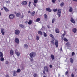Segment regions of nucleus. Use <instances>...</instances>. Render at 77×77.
Returning a JSON list of instances; mask_svg holds the SVG:
<instances>
[{
  "label": "nucleus",
  "instance_id": "1",
  "mask_svg": "<svg viewBox=\"0 0 77 77\" xmlns=\"http://www.w3.org/2000/svg\"><path fill=\"white\" fill-rule=\"evenodd\" d=\"M29 56L31 58L34 57L36 56V53L34 52H32L29 54Z\"/></svg>",
  "mask_w": 77,
  "mask_h": 77
},
{
  "label": "nucleus",
  "instance_id": "2",
  "mask_svg": "<svg viewBox=\"0 0 77 77\" xmlns=\"http://www.w3.org/2000/svg\"><path fill=\"white\" fill-rule=\"evenodd\" d=\"M61 9H58L57 11V14L59 17H60V14H61Z\"/></svg>",
  "mask_w": 77,
  "mask_h": 77
},
{
  "label": "nucleus",
  "instance_id": "3",
  "mask_svg": "<svg viewBox=\"0 0 77 77\" xmlns=\"http://www.w3.org/2000/svg\"><path fill=\"white\" fill-rule=\"evenodd\" d=\"M9 18L10 19H13L15 18V15L13 14H11L9 15Z\"/></svg>",
  "mask_w": 77,
  "mask_h": 77
},
{
  "label": "nucleus",
  "instance_id": "4",
  "mask_svg": "<svg viewBox=\"0 0 77 77\" xmlns=\"http://www.w3.org/2000/svg\"><path fill=\"white\" fill-rule=\"evenodd\" d=\"M27 2L26 1H23L21 3V4L23 6H25L27 5Z\"/></svg>",
  "mask_w": 77,
  "mask_h": 77
},
{
  "label": "nucleus",
  "instance_id": "5",
  "mask_svg": "<svg viewBox=\"0 0 77 77\" xmlns=\"http://www.w3.org/2000/svg\"><path fill=\"white\" fill-rule=\"evenodd\" d=\"M15 33L16 35H18L19 34V33H20V31H19L18 29H16L15 31Z\"/></svg>",
  "mask_w": 77,
  "mask_h": 77
},
{
  "label": "nucleus",
  "instance_id": "6",
  "mask_svg": "<svg viewBox=\"0 0 77 77\" xmlns=\"http://www.w3.org/2000/svg\"><path fill=\"white\" fill-rule=\"evenodd\" d=\"M55 44L56 47H58V41H57V40H55Z\"/></svg>",
  "mask_w": 77,
  "mask_h": 77
},
{
  "label": "nucleus",
  "instance_id": "7",
  "mask_svg": "<svg viewBox=\"0 0 77 77\" xmlns=\"http://www.w3.org/2000/svg\"><path fill=\"white\" fill-rule=\"evenodd\" d=\"M1 32L2 35H5V29H1Z\"/></svg>",
  "mask_w": 77,
  "mask_h": 77
},
{
  "label": "nucleus",
  "instance_id": "8",
  "mask_svg": "<svg viewBox=\"0 0 77 77\" xmlns=\"http://www.w3.org/2000/svg\"><path fill=\"white\" fill-rule=\"evenodd\" d=\"M14 41L15 42L17 43V44H19V43H20V42H19V39H18V38H15Z\"/></svg>",
  "mask_w": 77,
  "mask_h": 77
},
{
  "label": "nucleus",
  "instance_id": "9",
  "mask_svg": "<svg viewBox=\"0 0 77 77\" xmlns=\"http://www.w3.org/2000/svg\"><path fill=\"white\" fill-rule=\"evenodd\" d=\"M3 8H4L6 12H9V9L6 7H3Z\"/></svg>",
  "mask_w": 77,
  "mask_h": 77
},
{
  "label": "nucleus",
  "instance_id": "10",
  "mask_svg": "<svg viewBox=\"0 0 77 77\" xmlns=\"http://www.w3.org/2000/svg\"><path fill=\"white\" fill-rule=\"evenodd\" d=\"M15 54H17V56H20V52H17V50H15Z\"/></svg>",
  "mask_w": 77,
  "mask_h": 77
},
{
  "label": "nucleus",
  "instance_id": "11",
  "mask_svg": "<svg viewBox=\"0 0 77 77\" xmlns=\"http://www.w3.org/2000/svg\"><path fill=\"white\" fill-rule=\"evenodd\" d=\"M46 10L47 11H49V12H51V10L50 9V8H46Z\"/></svg>",
  "mask_w": 77,
  "mask_h": 77
},
{
  "label": "nucleus",
  "instance_id": "12",
  "mask_svg": "<svg viewBox=\"0 0 77 77\" xmlns=\"http://www.w3.org/2000/svg\"><path fill=\"white\" fill-rule=\"evenodd\" d=\"M45 71H46V72H48V68L46 66H45L44 67Z\"/></svg>",
  "mask_w": 77,
  "mask_h": 77
},
{
  "label": "nucleus",
  "instance_id": "13",
  "mask_svg": "<svg viewBox=\"0 0 77 77\" xmlns=\"http://www.w3.org/2000/svg\"><path fill=\"white\" fill-rule=\"evenodd\" d=\"M70 21L71 23H73V24H75V21H74V20L73 19L72 17H71Z\"/></svg>",
  "mask_w": 77,
  "mask_h": 77
},
{
  "label": "nucleus",
  "instance_id": "14",
  "mask_svg": "<svg viewBox=\"0 0 77 77\" xmlns=\"http://www.w3.org/2000/svg\"><path fill=\"white\" fill-rule=\"evenodd\" d=\"M16 16L17 17H21V14L20 12L16 14Z\"/></svg>",
  "mask_w": 77,
  "mask_h": 77
},
{
  "label": "nucleus",
  "instance_id": "15",
  "mask_svg": "<svg viewBox=\"0 0 77 77\" xmlns=\"http://www.w3.org/2000/svg\"><path fill=\"white\" fill-rule=\"evenodd\" d=\"M13 76H17V72L14 70L13 71Z\"/></svg>",
  "mask_w": 77,
  "mask_h": 77
},
{
  "label": "nucleus",
  "instance_id": "16",
  "mask_svg": "<svg viewBox=\"0 0 77 77\" xmlns=\"http://www.w3.org/2000/svg\"><path fill=\"white\" fill-rule=\"evenodd\" d=\"M10 53L11 56H12L13 54H14V51L12 49L11 50H10Z\"/></svg>",
  "mask_w": 77,
  "mask_h": 77
},
{
  "label": "nucleus",
  "instance_id": "17",
  "mask_svg": "<svg viewBox=\"0 0 77 77\" xmlns=\"http://www.w3.org/2000/svg\"><path fill=\"white\" fill-rule=\"evenodd\" d=\"M69 11L70 12H72L73 9L72 8V7H69Z\"/></svg>",
  "mask_w": 77,
  "mask_h": 77
},
{
  "label": "nucleus",
  "instance_id": "18",
  "mask_svg": "<svg viewBox=\"0 0 77 77\" xmlns=\"http://www.w3.org/2000/svg\"><path fill=\"white\" fill-rule=\"evenodd\" d=\"M51 59L53 60L54 59V55L53 54H51Z\"/></svg>",
  "mask_w": 77,
  "mask_h": 77
},
{
  "label": "nucleus",
  "instance_id": "19",
  "mask_svg": "<svg viewBox=\"0 0 77 77\" xmlns=\"http://www.w3.org/2000/svg\"><path fill=\"white\" fill-rule=\"evenodd\" d=\"M55 32L56 33H59L60 32L59 30V29H58L57 28H56L55 29Z\"/></svg>",
  "mask_w": 77,
  "mask_h": 77
},
{
  "label": "nucleus",
  "instance_id": "20",
  "mask_svg": "<svg viewBox=\"0 0 77 77\" xmlns=\"http://www.w3.org/2000/svg\"><path fill=\"white\" fill-rule=\"evenodd\" d=\"M3 57V53L2 52H0V57Z\"/></svg>",
  "mask_w": 77,
  "mask_h": 77
},
{
  "label": "nucleus",
  "instance_id": "21",
  "mask_svg": "<svg viewBox=\"0 0 77 77\" xmlns=\"http://www.w3.org/2000/svg\"><path fill=\"white\" fill-rule=\"evenodd\" d=\"M72 31L74 33H76V32H77V29L75 28H74L72 29Z\"/></svg>",
  "mask_w": 77,
  "mask_h": 77
},
{
  "label": "nucleus",
  "instance_id": "22",
  "mask_svg": "<svg viewBox=\"0 0 77 77\" xmlns=\"http://www.w3.org/2000/svg\"><path fill=\"white\" fill-rule=\"evenodd\" d=\"M32 20H29V21L28 22V24H29V25H30V24H32Z\"/></svg>",
  "mask_w": 77,
  "mask_h": 77
},
{
  "label": "nucleus",
  "instance_id": "23",
  "mask_svg": "<svg viewBox=\"0 0 77 77\" xmlns=\"http://www.w3.org/2000/svg\"><path fill=\"white\" fill-rule=\"evenodd\" d=\"M24 47L25 48H27L28 47V45L27 44H25L24 45Z\"/></svg>",
  "mask_w": 77,
  "mask_h": 77
},
{
  "label": "nucleus",
  "instance_id": "24",
  "mask_svg": "<svg viewBox=\"0 0 77 77\" xmlns=\"http://www.w3.org/2000/svg\"><path fill=\"white\" fill-rule=\"evenodd\" d=\"M0 60L1 61H2V62H3V61H4V60H5V59L3 57H1Z\"/></svg>",
  "mask_w": 77,
  "mask_h": 77
},
{
  "label": "nucleus",
  "instance_id": "25",
  "mask_svg": "<svg viewBox=\"0 0 77 77\" xmlns=\"http://www.w3.org/2000/svg\"><path fill=\"white\" fill-rule=\"evenodd\" d=\"M25 69V66L24 65H23L21 67V69L22 70L23 69Z\"/></svg>",
  "mask_w": 77,
  "mask_h": 77
},
{
  "label": "nucleus",
  "instance_id": "26",
  "mask_svg": "<svg viewBox=\"0 0 77 77\" xmlns=\"http://www.w3.org/2000/svg\"><path fill=\"white\" fill-rule=\"evenodd\" d=\"M19 26L21 28H23V29H24V26L22 24L20 25Z\"/></svg>",
  "mask_w": 77,
  "mask_h": 77
},
{
  "label": "nucleus",
  "instance_id": "27",
  "mask_svg": "<svg viewBox=\"0 0 77 77\" xmlns=\"http://www.w3.org/2000/svg\"><path fill=\"white\" fill-rule=\"evenodd\" d=\"M64 5V3L63 2H62L60 4V6L61 7H63Z\"/></svg>",
  "mask_w": 77,
  "mask_h": 77
},
{
  "label": "nucleus",
  "instance_id": "28",
  "mask_svg": "<svg viewBox=\"0 0 77 77\" xmlns=\"http://www.w3.org/2000/svg\"><path fill=\"white\" fill-rule=\"evenodd\" d=\"M31 14L32 16H34V15H35V12L33 11L32 12Z\"/></svg>",
  "mask_w": 77,
  "mask_h": 77
},
{
  "label": "nucleus",
  "instance_id": "29",
  "mask_svg": "<svg viewBox=\"0 0 77 77\" xmlns=\"http://www.w3.org/2000/svg\"><path fill=\"white\" fill-rule=\"evenodd\" d=\"M56 21V19H55V18H53L52 19V23H54V21Z\"/></svg>",
  "mask_w": 77,
  "mask_h": 77
},
{
  "label": "nucleus",
  "instance_id": "30",
  "mask_svg": "<svg viewBox=\"0 0 77 77\" xmlns=\"http://www.w3.org/2000/svg\"><path fill=\"white\" fill-rule=\"evenodd\" d=\"M74 61L72 58H71L70 59V62L71 63H73V62Z\"/></svg>",
  "mask_w": 77,
  "mask_h": 77
},
{
  "label": "nucleus",
  "instance_id": "31",
  "mask_svg": "<svg viewBox=\"0 0 77 77\" xmlns=\"http://www.w3.org/2000/svg\"><path fill=\"white\" fill-rule=\"evenodd\" d=\"M21 70L20 69H18L17 70L16 72H20V71H21Z\"/></svg>",
  "mask_w": 77,
  "mask_h": 77
},
{
  "label": "nucleus",
  "instance_id": "32",
  "mask_svg": "<svg viewBox=\"0 0 77 77\" xmlns=\"http://www.w3.org/2000/svg\"><path fill=\"white\" fill-rule=\"evenodd\" d=\"M36 40H37V41H38V40H39V36L38 35V36H36Z\"/></svg>",
  "mask_w": 77,
  "mask_h": 77
},
{
  "label": "nucleus",
  "instance_id": "33",
  "mask_svg": "<svg viewBox=\"0 0 77 77\" xmlns=\"http://www.w3.org/2000/svg\"><path fill=\"white\" fill-rule=\"evenodd\" d=\"M43 33H44V36L45 37H46L47 36V34L45 32H43Z\"/></svg>",
  "mask_w": 77,
  "mask_h": 77
},
{
  "label": "nucleus",
  "instance_id": "34",
  "mask_svg": "<svg viewBox=\"0 0 77 77\" xmlns=\"http://www.w3.org/2000/svg\"><path fill=\"white\" fill-rule=\"evenodd\" d=\"M40 21V18H38L36 20V22H38V21Z\"/></svg>",
  "mask_w": 77,
  "mask_h": 77
},
{
  "label": "nucleus",
  "instance_id": "35",
  "mask_svg": "<svg viewBox=\"0 0 77 77\" xmlns=\"http://www.w3.org/2000/svg\"><path fill=\"white\" fill-rule=\"evenodd\" d=\"M38 34H39L40 35H42V34L41 31H38Z\"/></svg>",
  "mask_w": 77,
  "mask_h": 77
},
{
  "label": "nucleus",
  "instance_id": "36",
  "mask_svg": "<svg viewBox=\"0 0 77 77\" xmlns=\"http://www.w3.org/2000/svg\"><path fill=\"white\" fill-rule=\"evenodd\" d=\"M54 41H51V43H52V44L53 45H54Z\"/></svg>",
  "mask_w": 77,
  "mask_h": 77
},
{
  "label": "nucleus",
  "instance_id": "37",
  "mask_svg": "<svg viewBox=\"0 0 77 77\" xmlns=\"http://www.w3.org/2000/svg\"><path fill=\"white\" fill-rule=\"evenodd\" d=\"M57 11V9L56 8V9H54L53 10V12H56V11Z\"/></svg>",
  "mask_w": 77,
  "mask_h": 77
},
{
  "label": "nucleus",
  "instance_id": "38",
  "mask_svg": "<svg viewBox=\"0 0 77 77\" xmlns=\"http://www.w3.org/2000/svg\"><path fill=\"white\" fill-rule=\"evenodd\" d=\"M33 76L34 77H37V74L35 73L34 74Z\"/></svg>",
  "mask_w": 77,
  "mask_h": 77
},
{
  "label": "nucleus",
  "instance_id": "39",
  "mask_svg": "<svg viewBox=\"0 0 77 77\" xmlns=\"http://www.w3.org/2000/svg\"><path fill=\"white\" fill-rule=\"evenodd\" d=\"M45 18H47V14H45L44 15Z\"/></svg>",
  "mask_w": 77,
  "mask_h": 77
},
{
  "label": "nucleus",
  "instance_id": "40",
  "mask_svg": "<svg viewBox=\"0 0 77 77\" xmlns=\"http://www.w3.org/2000/svg\"><path fill=\"white\" fill-rule=\"evenodd\" d=\"M6 3H11V2H10V1H6Z\"/></svg>",
  "mask_w": 77,
  "mask_h": 77
},
{
  "label": "nucleus",
  "instance_id": "41",
  "mask_svg": "<svg viewBox=\"0 0 77 77\" xmlns=\"http://www.w3.org/2000/svg\"><path fill=\"white\" fill-rule=\"evenodd\" d=\"M64 41H66V42H68V40L66 38H64Z\"/></svg>",
  "mask_w": 77,
  "mask_h": 77
},
{
  "label": "nucleus",
  "instance_id": "42",
  "mask_svg": "<svg viewBox=\"0 0 77 77\" xmlns=\"http://www.w3.org/2000/svg\"><path fill=\"white\" fill-rule=\"evenodd\" d=\"M34 3H36L38 2V0H34Z\"/></svg>",
  "mask_w": 77,
  "mask_h": 77
},
{
  "label": "nucleus",
  "instance_id": "43",
  "mask_svg": "<svg viewBox=\"0 0 77 77\" xmlns=\"http://www.w3.org/2000/svg\"><path fill=\"white\" fill-rule=\"evenodd\" d=\"M65 36V34H63L62 35L61 37L63 38Z\"/></svg>",
  "mask_w": 77,
  "mask_h": 77
},
{
  "label": "nucleus",
  "instance_id": "44",
  "mask_svg": "<svg viewBox=\"0 0 77 77\" xmlns=\"http://www.w3.org/2000/svg\"><path fill=\"white\" fill-rule=\"evenodd\" d=\"M68 74V71H66L65 72V75H66L67 74Z\"/></svg>",
  "mask_w": 77,
  "mask_h": 77
},
{
  "label": "nucleus",
  "instance_id": "45",
  "mask_svg": "<svg viewBox=\"0 0 77 77\" xmlns=\"http://www.w3.org/2000/svg\"><path fill=\"white\" fill-rule=\"evenodd\" d=\"M55 40V38H54V37H52V41H54V40Z\"/></svg>",
  "mask_w": 77,
  "mask_h": 77
},
{
  "label": "nucleus",
  "instance_id": "46",
  "mask_svg": "<svg viewBox=\"0 0 77 77\" xmlns=\"http://www.w3.org/2000/svg\"><path fill=\"white\" fill-rule=\"evenodd\" d=\"M30 60L31 61V62H33V58H31Z\"/></svg>",
  "mask_w": 77,
  "mask_h": 77
},
{
  "label": "nucleus",
  "instance_id": "47",
  "mask_svg": "<svg viewBox=\"0 0 77 77\" xmlns=\"http://www.w3.org/2000/svg\"><path fill=\"white\" fill-rule=\"evenodd\" d=\"M50 36L51 37V38H53L54 37V36H53V35L51 34H50Z\"/></svg>",
  "mask_w": 77,
  "mask_h": 77
},
{
  "label": "nucleus",
  "instance_id": "48",
  "mask_svg": "<svg viewBox=\"0 0 77 77\" xmlns=\"http://www.w3.org/2000/svg\"><path fill=\"white\" fill-rule=\"evenodd\" d=\"M66 45H67V46H69V42H67V43H66Z\"/></svg>",
  "mask_w": 77,
  "mask_h": 77
},
{
  "label": "nucleus",
  "instance_id": "49",
  "mask_svg": "<svg viewBox=\"0 0 77 77\" xmlns=\"http://www.w3.org/2000/svg\"><path fill=\"white\" fill-rule=\"evenodd\" d=\"M75 54V53L74 52H72V56H74Z\"/></svg>",
  "mask_w": 77,
  "mask_h": 77
},
{
  "label": "nucleus",
  "instance_id": "50",
  "mask_svg": "<svg viewBox=\"0 0 77 77\" xmlns=\"http://www.w3.org/2000/svg\"><path fill=\"white\" fill-rule=\"evenodd\" d=\"M9 63V62L8 61H6L5 62V64L8 65Z\"/></svg>",
  "mask_w": 77,
  "mask_h": 77
},
{
  "label": "nucleus",
  "instance_id": "51",
  "mask_svg": "<svg viewBox=\"0 0 77 77\" xmlns=\"http://www.w3.org/2000/svg\"><path fill=\"white\" fill-rule=\"evenodd\" d=\"M52 2L53 3H55L56 2V0H52Z\"/></svg>",
  "mask_w": 77,
  "mask_h": 77
},
{
  "label": "nucleus",
  "instance_id": "52",
  "mask_svg": "<svg viewBox=\"0 0 77 77\" xmlns=\"http://www.w3.org/2000/svg\"><path fill=\"white\" fill-rule=\"evenodd\" d=\"M71 76L72 77H74V74H73V73L72 74Z\"/></svg>",
  "mask_w": 77,
  "mask_h": 77
},
{
  "label": "nucleus",
  "instance_id": "53",
  "mask_svg": "<svg viewBox=\"0 0 77 77\" xmlns=\"http://www.w3.org/2000/svg\"><path fill=\"white\" fill-rule=\"evenodd\" d=\"M52 65H50L49 66V67L50 68H52Z\"/></svg>",
  "mask_w": 77,
  "mask_h": 77
},
{
  "label": "nucleus",
  "instance_id": "54",
  "mask_svg": "<svg viewBox=\"0 0 77 77\" xmlns=\"http://www.w3.org/2000/svg\"><path fill=\"white\" fill-rule=\"evenodd\" d=\"M43 74H45V71H43Z\"/></svg>",
  "mask_w": 77,
  "mask_h": 77
},
{
  "label": "nucleus",
  "instance_id": "55",
  "mask_svg": "<svg viewBox=\"0 0 77 77\" xmlns=\"http://www.w3.org/2000/svg\"><path fill=\"white\" fill-rule=\"evenodd\" d=\"M9 75H7L6 76V77H9Z\"/></svg>",
  "mask_w": 77,
  "mask_h": 77
},
{
  "label": "nucleus",
  "instance_id": "56",
  "mask_svg": "<svg viewBox=\"0 0 77 77\" xmlns=\"http://www.w3.org/2000/svg\"><path fill=\"white\" fill-rule=\"evenodd\" d=\"M28 13L29 14H30L31 13V12H30V11H28Z\"/></svg>",
  "mask_w": 77,
  "mask_h": 77
},
{
  "label": "nucleus",
  "instance_id": "57",
  "mask_svg": "<svg viewBox=\"0 0 77 77\" xmlns=\"http://www.w3.org/2000/svg\"><path fill=\"white\" fill-rule=\"evenodd\" d=\"M23 17H24V16L22 15V16L21 17V18H23Z\"/></svg>",
  "mask_w": 77,
  "mask_h": 77
},
{
  "label": "nucleus",
  "instance_id": "58",
  "mask_svg": "<svg viewBox=\"0 0 77 77\" xmlns=\"http://www.w3.org/2000/svg\"><path fill=\"white\" fill-rule=\"evenodd\" d=\"M28 6L29 7V8H30V5L29 4L28 5Z\"/></svg>",
  "mask_w": 77,
  "mask_h": 77
},
{
  "label": "nucleus",
  "instance_id": "59",
  "mask_svg": "<svg viewBox=\"0 0 77 77\" xmlns=\"http://www.w3.org/2000/svg\"><path fill=\"white\" fill-rule=\"evenodd\" d=\"M60 50V51H62V48H61Z\"/></svg>",
  "mask_w": 77,
  "mask_h": 77
},
{
  "label": "nucleus",
  "instance_id": "60",
  "mask_svg": "<svg viewBox=\"0 0 77 77\" xmlns=\"http://www.w3.org/2000/svg\"><path fill=\"white\" fill-rule=\"evenodd\" d=\"M73 1H74L75 2H77V0H73Z\"/></svg>",
  "mask_w": 77,
  "mask_h": 77
},
{
  "label": "nucleus",
  "instance_id": "61",
  "mask_svg": "<svg viewBox=\"0 0 77 77\" xmlns=\"http://www.w3.org/2000/svg\"><path fill=\"white\" fill-rule=\"evenodd\" d=\"M30 4H31V2H30L29 3V4L30 5Z\"/></svg>",
  "mask_w": 77,
  "mask_h": 77
},
{
  "label": "nucleus",
  "instance_id": "62",
  "mask_svg": "<svg viewBox=\"0 0 77 77\" xmlns=\"http://www.w3.org/2000/svg\"><path fill=\"white\" fill-rule=\"evenodd\" d=\"M33 5H34V6H36V4H34Z\"/></svg>",
  "mask_w": 77,
  "mask_h": 77
},
{
  "label": "nucleus",
  "instance_id": "63",
  "mask_svg": "<svg viewBox=\"0 0 77 77\" xmlns=\"http://www.w3.org/2000/svg\"><path fill=\"white\" fill-rule=\"evenodd\" d=\"M60 74H58V77H60Z\"/></svg>",
  "mask_w": 77,
  "mask_h": 77
},
{
  "label": "nucleus",
  "instance_id": "64",
  "mask_svg": "<svg viewBox=\"0 0 77 77\" xmlns=\"http://www.w3.org/2000/svg\"><path fill=\"white\" fill-rule=\"evenodd\" d=\"M25 23H26V24H27V21H26Z\"/></svg>",
  "mask_w": 77,
  "mask_h": 77
}]
</instances>
